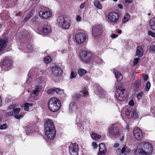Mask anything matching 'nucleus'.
Returning <instances> with one entry per match:
<instances>
[{
	"mask_svg": "<svg viewBox=\"0 0 155 155\" xmlns=\"http://www.w3.org/2000/svg\"><path fill=\"white\" fill-rule=\"evenodd\" d=\"M45 133L47 138L50 140L54 138L56 135V130L53 121L47 120L45 126Z\"/></svg>",
	"mask_w": 155,
	"mask_h": 155,
	"instance_id": "obj_1",
	"label": "nucleus"
},
{
	"mask_svg": "<svg viewBox=\"0 0 155 155\" xmlns=\"http://www.w3.org/2000/svg\"><path fill=\"white\" fill-rule=\"evenodd\" d=\"M61 106L60 101L56 98H52L50 99L48 103V107L49 110L53 112L58 111Z\"/></svg>",
	"mask_w": 155,
	"mask_h": 155,
	"instance_id": "obj_2",
	"label": "nucleus"
},
{
	"mask_svg": "<svg viewBox=\"0 0 155 155\" xmlns=\"http://www.w3.org/2000/svg\"><path fill=\"white\" fill-rule=\"evenodd\" d=\"M80 55L81 60L83 62L85 63L89 62L92 57L91 53L83 50L81 51Z\"/></svg>",
	"mask_w": 155,
	"mask_h": 155,
	"instance_id": "obj_3",
	"label": "nucleus"
},
{
	"mask_svg": "<svg viewBox=\"0 0 155 155\" xmlns=\"http://www.w3.org/2000/svg\"><path fill=\"white\" fill-rule=\"evenodd\" d=\"M125 114L129 119H136L138 117V115L136 109L132 108L131 107L127 108L125 112Z\"/></svg>",
	"mask_w": 155,
	"mask_h": 155,
	"instance_id": "obj_4",
	"label": "nucleus"
},
{
	"mask_svg": "<svg viewBox=\"0 0 155 155\" xmlns=\"http://www.w3.org/2000/svg\"><path fill=\"white\" fill-rule=\"evenodd\" d=\"M138 148H140L144 152L149 155L152 152L153 148L152 145L149 143L142 142L139 144Z\"/></svg>",
	"mask_w": 155,
	"mask_h": 155,
	"instance_id": "obj_5",
	"label": "nucleus"
},
{
	"mask_svg": "<svg viewBox=\"0 0 155 155\" xmlns=\"http://www.w3.org/2000/svg\"><path fill=\"white\" fill-rule=\"evenodd\" d=\"M108 133L111 138L117 137L120 135L119 128L113 124H112L109 128Z\"/></svg>",
	"mask_w": 155,
	"mask_h": 155,
	"instance_id": "obj_6",
	"label": "nucleus"
},
{
	"mask_svg": "<svg viewBox=\"0 0 155 155\" xmlns=\"http://www.w3.org/2000/svg\"><path fill=\"white\" fill-rule=\"evenodd\" d=\"M102 32V28L99 25H96L92 27V33L94 37L98 36L101 35Z\"/></svg>",
	"mask_w": 155,
	"mask_h": 155,
	"instance_id": "obj_7",
	"label": "nucleus"
},
{
	"mask_svg": "<svg viewBox=\"0 0 155 155\" xmlns=\"http://www.w3.org/2000/svg\"><path fill=\"white\" fill-rule=\"evenodd\" d=\"M75 38L77 42L79 44H81L85 41L86 36L84 33H79L76 35Z\"/></svg>",
	"mask_w": 155,
	"mask_h": 155,
	"instance_id": "obj_8",
	"label": "nucleus"
},
{
	"mask_svg": "<svg viewBox=\"0 0 155 155\" xmlns=\"http://www.w3.org/2000/svg\"><path fill=\"white\" fill-rule=\"evenodd\" d=\"M69 150L71 155H78V146L75 143L71 144L69 147Z\"/></svg>",
	"mask_w": 155,
	"mask_h": 155,
	"instance_id": "obj_9",
	"label": "nucleus"
},
{
	"mask_svg": "<svg viewBox=\"0 0 155 155\" xmlns=\"http://www.w3.org/2000/svg\"><path fill=\"white\" fill-rule=\"evenodd\" d=\"M108 18L111 22H116L119 19V15L117 13L115 12H110L108 14Z\"/></svg>",
	"mask_w": 155,
	"mask_h": 155,
	"instance_id": "obj_10",
	"label": "nucleus"
},
{
	"mask_svg": "<svg viewBox=\"0 0 155 155\" xmlns=\"http://www.w3.org/2000/svg\"><path fill=\"white\" fill-rule=\"evenodd\" d=\"M124 89H121V90H118L116 93V95L117 99L120 101H123L125 99V97L124 94Z\"/></svg>",
	"mask_w": 155,
	"mask_h": 155,
	"instance_id": "obj_11",
	"label": "nucleus"
},
{
	"mask_svg": "<svg viewBox=\"0 0 155 155\" xmlns=\"http://www.w3.org/2000/svg\"><path fill=\"white\" fill-rule=\"evenodd\" d=\"M134 135L135 137L138 140L141 139L143 137L141 130L139 128L137 127L134 129Z\"/></svg>",
	"mask_w": 155,
	"mask_h": 155,
	"instance_id": "obj_12",
	"label": "nucleus"
},
{
	"mask_svg": "<svg viewBox=\"0 0 155 155\" xmlns=\"http://www.w3.org/2000/svg\"><path fill=\"white\" fill-rule=\"evenodd\" d=\"M51 31V28L49 25H45L42 28L41 31V35L43 36H46Z\"/></svg>",
	"mask_w": 155,
	"mask_h": 155,
	"instance_id": "obj_13",
	"label": "nucleus"
},
{
	"mask_svg": "<svg viewBox=\"0 0 155 155\" xmlns=\"http://www.w3.org/2000/svg\"><path fill=\"white\" fill-rule=\"evenodd\" d=\"M9 64L10 60L8 57H5L3 61L0 63V65L2 68L5 69L9 67Z\"/></svg>",
	"mask_w": 155,
	"mask_h": 155,
	"instance_id": "obj_14",
	"label": "nucleus"
},
{
	"mask_svg": "<svg viewBox=\"0 0 155 155\" xmlns=\"http://www.w3.org/2000/svg\"><path fill=\"white\" fill-rule=\"evenodd\" d=\"M39 15L40 16L44 19H47L51 17L52 15L51 13L49 11H46L44 12L40 11L39 12Z\"/></svg>",
	"mask_w": 155,
	"mask_h": 155,
	"instance_id": "obj_15",
	"label": "nucleus"
},
{
	"mask_svg": "<svg viewBox=\"0 0 155 155\" xmlns=\"http://www.w3.org/2000/svg\"><path fill=\"white\" fill-rule=\"evenodd\" d=\"M99 152L98 155H105L106 152L105 145L103 143H100L99 145Z\"/></svg>",
	"mask_w": 155,
	"mask_h": 155,
	"instance_id": "obj_16",
	"label": "nucleus"
},
{
	"mask_svg": "<svg viewBox=\"0 0 155 155\" xmlns=\"http://www.w3.org/2000/svg\"><path fill=\"white\" fill-rule=\"evenodd\" d=\"M52 71L53 74L56 76L60 75L62 72L61 68L57 66L54 67L52 68Z\"/></svg>",
	"mask_w": 155,
	"mask_h": 155,
	"instance_id": "obj_17",
	"label": "nucleus"
},
{
	"mask_svg": "<svg viewBox=\"0 0 155 155\" xmlns=\"http://www.w3.org/2000/svg\"><path fill=\"white\" fill-rule=\"evenodd\" d=\"M68 18L64 16H61L58 18L57 21L58 25L61 27Z\"/></svg>",
	"mask_w": 155,
	"mask_h": 155,
	"instance_id": "obj_18",
	"label": "nucleus"
},
{
	"mask_svg": "<svg viewBox=\"0 0 155 155\" xmlns=\"http://www.w3.org/2000/svg\"><path fill=\"white\" fill-rule=\"evenodd\" d=\"M8 41V38L7 37L0 39V48L5 47Z\"/></svg>",
	"mask_w": 155,
	"mask_h": 155,
	"instance_id": "obj_19",
	"label": "nucleus"
},
{
	"mask_svg": "<svg viewBox=\"0 0 155 155\" xmlns=\"http://www.w3.org/2000/svg\"><path fill=\"white\" fill-rule=\"evenodd\" d=\"M134 155H149L147 153L143 151L142 149H141L140 148H137L135 150L134 152Z\"/></svg>",
	"mask_w": 155,
	"mask_h": 155,
	"instance_id": "obj_20",
	"label": "nucleus"
},
{
	"mask_svg": "<svg viewBox=\"0 0 155 155\" xmlns=\"http://www.w3.org/2000/svg\"><path fill=\"white\" fill-rule=\"evenodd\" d=\"M66 21L64 22L60 27L64 29H68L69 28L71 25L70 19L68 18L66 20Z\"/></svg>",
	"mask_w": 155,
	"mask_h": 155,
	"instance_id": "obj_21",
	"label": "nucleus"
},
{
	"mask_svg": "<svg viewBox=\"0 0 155 155\" xmlns=\"http://www.w3.org/2000/svg\"><path fill=\"white\" fill-rule=\"evenodd\" d=\"M77 110L76 104L74 102H72L70 104L69 107V110L71 112L73 113Z\"/></svg>",
	"mask_w": 155,
	"mask_h": 155,
	"instance_id": "obj_22",
	"label": "nucleus"
},
{
	"mask_svg": "<svg viewBox=\"0 0 155 155\" xmlns=\"http://www.w3.org/2000/svg\"><path fill=\"white\" fill-rule=\"evenodd\" d=\"M115 76L117 79V81H120L122 79L123 76L117 70H114V72Z\"/></svg>",
	"mask_w": 155,
	"mask_h": 155,
	"instance_id": "obj_23",
	"label": "nucleus"
},
{
	"mask_svg": "<svg viewBox=\"0 0 155 155\" xmlns=\"http://www.w3.org/2000/svg\"><path fill=\"white\" fill-rule=\"evenodd\" d=\"M130 149H128V147L126 146H125L122 148L121 150L120 148H118L117 149L116 151L120 152V151L121 153L124 154L125 153V152H130Z\"/></svg>",
	"mask_w": 155,
	"mask_h": 155,
	"instance_id": "obj_24",
	"label": "nucleus"
},
{
	"mask_svg": "<svg viewBox=\"0 0 155 155\" xmlns=\"http://www.w3.org/2000/svg\"><path fill=\"white\" fill-rule=\"evenodd\" d=\"M149 25L151 29L155 31V17L151 18L149 21Z\"/></svg>",
	"mask_w": 155,
	"mask_h": 155,
	"instance_id": "obj_25",
	"label": "nucleus"
},
{
	"mask_svg": "<svg viewBox=\"0 0 155 155\" xmlns=\"http://www.w3.org/2000/svg\"><path fill=\"white\" fill-rule=\"evenodd\" d=\"M33 105V104L32 103H26L25 104H22L21 107H24L25 110L28 111L29 110V106H32Z\"/></svg>",
	"mask_w": 155,
	"mask_h": 155,
	"instance_id": "obj_26",
	"label": "nucleus"
},
{
	"mask_svg": "<svg viewBox=\"0 0 155 155\" xmlns=\"http://www.w3.org/2000/svg\"><path fill=\"white\" fill-rule=\"evenodd\" d=\"M41 87L40 86L36 85L35 89V90L33 91V94L36 95L38 94V93L41 90Z\"/></svg>",
	"mask_w": 155,
	"mask_h": 155,
	"instance_id": "obj_27",
	"label": "nucleus"
},
{
	"mask_svg": "<svg viewBox=\"0 0 155 155\" xmlns=\"http://www.w3.org/2000/svg\"><path fill=\"white\" fill-rule=\"evenodd\" d=\"M94 6L98 9H101L102 8V6L100 4V2L97 0L94 1Z\"/></svg>",
	"mask_w": 155,
	"mask_h": 155,
	"instance_id": "obj_28",
	"label": "nucleus"
},
{
	"mask_svg": "<svg viewBox=\"0 0 155 155\" xmlns=\"http://www.w3.org/2000/svg\"><path fill=\"white\" fill-rule=\"evenodd\" d=\"M21 109L20 108H15L13 109V111L12 112H10V115L12 114V116H14L15 114H18L20 112Z\"/></svg>",
	"mask_w": 155,
	"mask_h": 155,
	"instance_id": "obj_29",
	"label": "nucleus"
},
{
	"mask_svg": "<svg viewBox=\"0 0 155 155\" xmlns=\"http://www.w3.org/2000/svg\"><path fill=\"white\" fill-rule=\"evenodd\" d=\"M79 76L81 77L87 73V71L83 69H80L78 71Z\"/></svg>",
	"mask_w": 155,
	"mask_h": 155,
	"instance_id": "obj_30",
	"label": "nucleus"
},
{
	"mask_svg": "<svg viewBox=\"0 0 155 155\" xmlns=\"http://www.w3.org/2000/svg\"><path fill=\"white\" fill-rule=\"evenodd\" d=\"M130 18V15L128 13H126L125 14L124 19L122 20V22L123 23H126L127 21H128Z\"/></svg>",
	"mask_w": 155,
	"mask_h": 155,
	"instance_id": "obj_31",
	"label": "nucleus"
},
{
	"mask_svg": "<svg viewBox=\"0 0 155 155\" xmlns=\"http://www.w3.org/2000/svg\"><path fill=\"white\" fill-rule=\"evenodd\" d=\"M143 54V49H137L136 55L138 57H142Z\"/></svg>",
	"mask_w": 155,
	"mask_h": 155,
	"instance_id": "obj_32",
	"label": "nucleus"
},
{
	"mask_svg": "<svg viewBox=\"0 0 155 155\" xmlns=\"http://www.w3.org/2000/svg\"><path fill=\"white\" fill-rule=\"evenodd\" d=\"M91 136L92 138L94 140H97L100 138L101 137L100 135L95 133H92Z\"/></svg>",
	"mask_w": 155,
	"mask_h": 155,
	"instance_id": "obj_33",
	"label": "nucleus"
},
{
	"mask_svg": "<svg viewBox=\"0 0 155 155\" xmlns=\"http://www.w3.org/2000/svg\"><path fill=\"white\" fill-rule=\"evenodd\" d=\"M54 91H55L57 93L59 94H61L64 93V90H63L61 89L58 88H55Z\"/></svg>",
	"mask_w": 155,
	"mask_h": 155,
	"instance_id": "obj_34",
	"label": "nucleus"
},
{
	"mask_svg": "<svg viewBox=\"0 0 155 155\" xmlns=\"http://www.w3.org/2000/svg\"><path fill=\"white\" fill-rule=\"evenodd\" d=\"M51 60V58L49 56H47L44 58V61L46 63H48L50 62Z\"/></svg>",
	"mask_w": 155,
	"mask_h": 155,
	"instance_id": "obj_35",
	"label": "nucleus"
},
{
	"mask_svg": "<svg viewBox=\"0 0 155 155\" xmlns=\"http://www.w3.org/2000/svg\"><path fill=\"white\" fill-rule=\"evenodd\" d=\"M14 116L15 117L16 119H20L21 118H22L24 116V115L23 114L20 113L19 114H15Z\"/></svg>",
	"mask_w": 155,
	"mask_h": 155,
	"instance_id": "obj_36",
	"label": "nucleus"
},
{
	"mask_svg": "<svg viewBox=\"0 0 155 155\" xmlns=\"http://www.w3.org/2000/svg\"><path fill=\"white\" fill-rule=\"evenodd\" d=\"M77 75V73L75 71H72L71 73L70 78V79H72L75 78Z\"/></svg>",
	"mask_w": 155,
	"mask_h": 155,
	"instance_id": "obj_37",
	"label": "nucleus"
},
{
	"mask_svg": "<svg viewBox=\"0 0 155 155\" xmlns=\"http://www.w3.org/2000/svg\"><path fill=\"white\" fill-rule=\"evenodd\" d=\"M122 86V84L120 83H118L116 84V88L117 90V91L118 90H121Z\"/></svg>",
	"mask_w": 155,
	"mask_h": 155,
	"instance_id": "obj_38",
	"label": "nucleus"
},
{
	"mask_svg": "<svg viewBox=\"0 0 155 155\" xmlns=\"http://www.w3.org/2000/svg\"><path fill=\"white\" fill-rule=\"evenodd\" d=\"M8 127L7 124H6L0 125V130H4L6 129Z\"/></svg>",
	"mask_w": 155,
	"mask_h": 155,
	"instance_id": "obj_39",
	"label": "nucleus"
},
{
	"mask_svg": "<svg viewBox=\"0 0 155 155\" xmlns=\"http://www.w3.org/2000/svg\"><path fill=\"white\" fill-rule=\"evenodd\" d=\"M150 87V84L149 82H147L145 86V90L147 91H149Z\"/></svg>",
	"mask_w": 155,
	"mask_h": 155,
	"instance_id": "obj_40",
	"label": "nucleus"
},
{
	"mask_svg": "<svg viewBox=\"0 0 155 155\" xmlns=\"http://www.w3.org/2000/svg\"><path fill=\"white\" fill-rule=\"evenodd\" d=\"M5 142L7 143H9L10 142V135H7L5 137Z\"/></svg>",
	"mask_w": 155,
	"mask_h": 155,
	"instance_id": "obj_41",
	"label": "nucleus"
},
{
	"mask_svg": "<svg viewBox=\"0 0 155 155\" xmlns=\"http://www.w3.org/2000/svg\"><path fill=\"white\" fill-rule=\"evenodd\" d=\"M147 33L149 35L151 36L153 38H155V33L150 30L148 31Z\"/></svg>",
	"mask_w": 155,
	"mask_h": 155,
	"instance_id": "obj_42",
	"label": "nucleus"
},
{
	"mask_svg": "<svg viewBox=\"0 0 155 155\" xmlns=\"http://www.w3.org/2000/svg\"><path fill=\"white\" fill-rule=\"evenodd\" d=\"M81 95H82L81 94V93H80H80H77L75 94L74 95V97L75 98L78 99H79Z\"/></svg>",
	"mask_w": 155,
	"mask_h": 155,
	"instance_id": "obj_43",
	"label": "nucleus"
},
{
	"mask_svg": "<svg viewBox=\"0 0 155 155\" xmlns=\"http://www.w3.org/2000/svg\"><path fill=\"white\" fill-rule=\"evenodd\" d=\"M140 84V81H136L134 84V87L137 89L138 88Z\"/></svg>",
	"mask_w": 155,
	"mask_h": 155,
	"instance_id": "obj_44",
	"label": "nucleus"
},
{
	"mask_svg": "<svg viewBox=\"0 0 155 155\" xmlns=\"http://www.w3.org/2000/svg\"><path fill=\"white\" fill-rule=\"evenodd\" d=\"M38 19V16H36L31 20V21L33 23H34L35 22L37 21Z\"/></svg>",
	"mask_w": 155,
	"mask_h": 155,
	"instance_id": "obj_45",
	"label": "nucleus"
},
{
	"mask_svg": "<svg viewBox=\"0 0 155 155\" xmlns=\"http://www.w3.org/2000/svg\"><path fill=\"white\" fill-rule=\"evenodd\" d=\"M80 93L83 94V96H84L87 94L88 92L86 90H84V91H81Z\"/></svg>",
	"mask_w": 155,
	"mask_h": 155,
	"instance_id": "obj_46",
	"label": "nucleus"
},
{
	"mask_svg": "<svg viewBox=\"0 0 155 155\" xmlns=\"http://www.w3.org/2000/svg\"><path fill=\"white\" fill-rule=\"evenodd\" d=\"M140 59L139 58H136L134 60V65H136L138 63Z\"/></svg>",
	"mask_w": 155,
	"mask_h": 155,
	"instance_id": "obj_47",
	"label": "nucleus"
},
{
	"mask_svg": "<svg viewBox=\"0 0 155 155\" xmlns=\"http://www.w3.org/2000/svg\"><path fill=\"white\" fill-rule=\"evenodd\" d=\"M143 92L139 93L137 95V98L138 99H140L143 96Z\"/></svg>",
	"mask_w": 155,
	"mask_h": 155,
	"instance_id": "obj_48",
	"label": "nucleus"
},
{
	"mask_svg": "<svg viewBox=\"0 0 155 155\" xmlns=\"http://www.w3.org/2000/svg\"><path fill=\"white\" fill-rule=\"evenodd\" d=\"M54 91V88L50 89L48 90L47 93L48 94H50Z\"/></svg>",
	"mask_w": 155,
	"mask_h": 155,
	"instance_id": "obj_49",
	"label": "nucleus"
},
{
	"mask_svg": "<svg viewBox=\"0 0 155 155\" xmlns=\"http://www.w3.org/2000/svg\"><path fill=\"white\" fill-rule=\"evenodd\" d=\"M76 19L77 21H80L81 20V17L79 15H77L76 16Z\"/></svg>",
	"mask_w": 155,
	"mask_h": 155,
	"instance_id": "obj_50",
	"label": "nucleus"
},
{
	"mask_svg": "<svg viewBox=\"0 0 155 155\" xmlns=\"http://www.w3.org/2000/svg\"><path fill=\"white\" fill-rule=\"evenodd\" d=\"M118 35H117V34H114V33L110 35L111 37L113 38H116L118 37Z\"/></svg>",
	"mask_w": 155,
	"mask_h": 155,
	"instance_id": "obj_51",
	"label": "nucleus"
},
{
	"mask_svg": "<svg viewBox=\"0 0 155 155\" xmlns=\"http://www.w3.org/2000/svg\"><path fill=\"white\" fill-rule=\"evenodd\" d=\"M92 145L94 148H96L97 147V145L95 142H93Z\"/></svg>",
	"mask_w": 155,
	"mask_h": 155,
	"instance_id": "obj_52",
	"label": "nucleus"
},
{
	"mask_svg": "<svg viewBox=\"0 0 155 155\" xmlns=\"http://www.w3.org/2000/svg\"><path fill=\"white\" fill-rule=\"evenodd\" d=\"M134 101L133 100H131L129 102V104L130 106H134Z\"/></svg>",
	"mask_w": 155,
	"mask_h": 155,
	"instance_id": "obj_53",
	"label": "nucleus"
},
{
	"mask_svg": "<svg viewBox=\"0 0 155 155\" xmlns=\"http://www.w3.org/2000/svg\"><path fill=\"white\" fill-rule=\"evenodd\" d=\"M32 81V79L31 77L28 78L27 81V83L28 84L30 83Z\"/></svg>",
	"mask_w": 155,
	"mask_h": 155,
	"instance_id": "obj_54",
	"label": "nucleus"
},
{
	"mask_svg": "<svg viewBox=\"0 0 155 155\" xmlns=\"http://www.w3.org/2000/svg\"><path fill=\"white\" fill-rule=\"evenodd\" d=\"M148 78V75H145L143 76V79L144 81H147Z\"/></svg>",
	"mask_w": 155,
	"mask_h": 155,
	"instance_id": "obj_55",
	"label": "nucleus"
},
{
	"mask_svg": "<svg viewBox=\"0 0 155 155\" xmlns=\"http://www.w3.org/2000/svg\"><path fill=\"white\" fill-rule=\"evenodd\" d=\"M34 12L33 11H32L31 13H30L28 17L30 18H31V17L33 15Z\"/></svg>",
	"mask_w": 155,
	"mask_h": 155,
	"instance_id": "obj_56",
	"label": "nucleus"
},
{
	"mask_svg": "<svg viewBox=\"0 0 155 155\" xmlns=\"http://www.w3.org/2000/svg\"><path fill=\"white\" fill-rule=\"evenodd\" d=\"M118 7L119 8L122 9L123 8V5L120 4H118Z\"/></svg>",
	"mask_w": 155,
	"mask_h": 155,
	"instance_id": "obj_57",
	"label": "nucleus"
},
{
	"mask_svg": "<svg viewBox=\"0 0 155 155\" xmlns=\"http://www.w3.org/2000/svg\"><path fill=\"white\" fill-rule=\"evenodd\" d=\"M30 18L28 17H26L25 18L23 21L24 22H27Z\"/></svg>",
	"mask_w": 155,
	"mask_h": 155,
	"instance_id": "obj_58",
	"label": "nucleus"
},
{
	"mask_svg": "<svg viewBox=\"0 0 155 155\" xmlns=\"http://www.w3.org/2000/svg\"><path fill=\"white\" fill-rule=\"evenodd\" d=\"M119 146V144L118 143H116L114 144V146L115 147H117Z\"/></svg>",
	"mask_w": 155,
	"mask_h": 155,
	"instance_id": "obj_59",
	"label": "nucleus"
},
{
	"mask_svg": "<svg viewBox=\"0 0 155 155\" xmlns=\"http://www.w3.org/2000/svg\"><path fill=\"white\" fill-rule=\"evenodd\" d=\"M133 0H125V1L126 3H131Z\"/></svg>",
	"mask_w": 155,
	"mask_h": 155,
	"instance_id": "obj_60",
	"label": "nucleus"
},
{
	"mask_svg": "<svg viewBox=\"0 0 155 155\" xmlns=\"http://www.w3.org/2000/svg\"><path fill=\"white\" fill-rule=\"evenodd\" d=\"M28 127H26V129H25V130H26V133H27V134L28 133L29 134H30V133H31V131L30 130V131H29L28 130Z\"/></svg>",
	"mask_w": 155,
	"mask_h": 155,
	"instance_id": "obj_61",
	"label": "nucleus"
},
{
	"mask_svg": "<svg viewBox=\"0 0 155 155\" xmlns=\"http://www.w3.org/2000/svg\"><path fill=\"white\" fill-rule=\"evenodd\" d=\"M32 46L31 45V44H30L29 45H28L27 47V48H32Z\"/></svg>",
	"mask_w": 155,
	"mask_h": 155,
	"instance_id": "obj_62",
	"label": "nucleus"
},
{
	"mask_svg": "<svg viewBox=\"0 0 155 155\" xmlns=\"http://www.w3.org/2000/svg\"><path fill=\"white\" fill-rule=\"evenodd\" d=\"M16 106L15 104H12L10 105V108H15Z\"/></svg>",
	"mask_w": 155,
	"mask_h": 155,
	"instance_id": "obj_63",
	"label": "nucleus"
},
{
	"mask_svg": "<svg viewBox=\"0 0 155 155\" xmlns=\"http://www.w3.org/2000/svg\"><path fill=\"white\" fill-rule=\"evenodd\" d=\"M124 138V136L120 137V141H123Z\"/></svg>",
	"mask_w": 155,
	"mask_h": 155,
	"instance_id": "obj_64",
	"label": "nucleus"
}]
</instances>
